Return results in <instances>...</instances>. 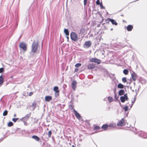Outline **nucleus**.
I'll use <instances>...</instances> for the list:
<instances>
[{"label":"nucleus","mask_w":147,"mask_h":147,"mask_svg":"<svg viewBox=\"0 0 147 147\" xmlns=\"http://www.w3.org/2000/svg\"><path fill=\"white\" fill-rule=\"evenodd\" d=\"M122 81L123 82L125 83L127 81L126 78L125 77L123 78H122Z\"/></svg>","instance_id":"obj_32"},{"label":"nucleus","mask_w":147,"mask_h":147,"mask_svg":"<svg viewBox=\"0 0 147 147\" xmlns=\"http://www.w3.org/2000/svg\"><path fill=\"white\" fill-rule=\"evenodd\" d=\"M33 94V92H30L29 93V96H31Z\"/></svg>","instance_id":"obj_41"},{"label":"nucleus","mask_w":147,"mask_h":147,"mask_svg":"<svg viewBox=\"0 0 147 147\" xmlns=\"http://www.w3.org/2000/svg\"><path fill=\"white\" fill-rule=\"evenodd\" d=\"M74 112L75 114L76 117L78 119H80L81 118L79 114L78 113L75 109L74 110Z\"/></svg>","instance_id":"obj_10"},{"label":"nucleus","mask_w":147,"mask_h":147,"mask_svg":"<svg viewBox=\"0 0 147 147\" xmlns=\"http://www.w3.org/2000/svg\"><path fill=\"white\" fill-rule=\"evenodd\" d=\"M117 87L120 88H124V86L122 84L120 83L118 84Z\"/></svg>","instance_id":"obj_24"},{"label":"nucleus","mask_w":147,"mask_h":147,"mask_svg":"<svg viewBox=\"0 0 147 147\" xmlns=\"http://www.w3.org/2000/svg\"><path fill=\"white\" fill-rule=\"evenodd\" d=\"M100 129V127L98 126L97 125H94V130H98Z\"/></svg>","instance_id":"obj_26"},{"label":"nucleus","mask_w":147,"mask_h":147,"mask_svg":"<svg viewBox=\"0 0 147 147\" xmlns=\"http://www.w3.org/2000/svg\"><path fill=\"white\" fill-rule=\"evenodd\" d=\"M131 78H132L133 80L134 81H135L136 79V75L135 73L133 72V73L131 74Z\"/></svg>","instance_id":"obj_14"},{"label":"nucleus","mask_w":147,"mask_h":147,"mask_svg":"<svg viewBox=\"0 0 147 147\" xmlns=\"http://www.w3.org/2000/svg\"><path fill=\"white\" fill-rule=\"evenodd\" d=\"M127 94H124V96L125 97V100H128V97L127 95Z\"/></svg>","instance_id":"obj_37"},{"label":"nucleus","mask_w":147,"mask_h":147,"mask_svg":"<svg viewBox=\"0 0 147 147\" xmlns=\"http://www.w3.org/2000/svg\"><path fill=\"white\" fill-rule=\"evenodd\" d=\"M32 138L37 141H38L40 140L38 136L36 135L32 136Z\"/></svg>","instance_id":"obj_16"},{"label":"nucleus","mask_w":147,"mask_h":147,"mask_svg":"<svg viewBox=\"0 0 147 147\" xmlns=\"http://www.w3.org/2000/svg\"><path fill=\"white\" fill-rule=\"evenodd\" d=\"M95 67V65L92 63L89 64L88 65V68L89 69H93Z\"/></svg>","instance_id":"obj_11"},{"label":"nucleus","mask_w":147,"mask_h":147,"mask_svg":"<svg viewBox=\"0 0 147 147\" xmlns=\"http://www.w3.org/2000/svg\"><path fill=\"white\" fill-rule=\"evenodd\" d=\"M108 19L113 24L115 25H117V23L113 19L110 18H109Z\"/></svg>","instance_id":"obj_13"},{"label":"nucleus","mask_w":147,"mask_h":147,"mask_svg":"<svg viewBox=\"0 0 147 147\" xmlns=\"http://www.w3.org/2000/svg\"><path fill=\"white\" fill-rule=\"evenodd\" d=\"M139 136L140 137H143L144 138H147V134L143 131H141L139 134Z\"/></svg>","instance_id":"obj_9"},{"label":"nucleus","mask_w":147,"mask_h":147,"mask_svg":"<svg viewBox=\"0 0 147 147\" xmlns=\"http://www.w3.org/2000/svg\"><path fill=\"white\" fill-rule=\"evenodd\" d=\"M71 39L73 41H76L78 40V38L76 34L74 32H72L70 34Z\"/></svg>","instance_id":"obj_2"},{"label":"nucleus","mask_w":147,"mask_h":147,"mask_svg":"<svg viewBox=\"0 0 147 147\" xmlns=\"http://www.w3.org/2000/svg\"><path fill=\"white\" fill-rule=\"evenodd\" d=\"M76 82L75 81H73L71 84L72 87L74 90H75L76 88Z\"/></svg>","instance_id":"obj_12"},{"label":"nucleus","mask_w":147,"mask_h":147,"mask_svg":"<svg viewBox=\"0 0 147 147\" xmlns=\"http://www.w3.org/2000/svg\"><path fill=\"white\" fill-rule=\"evenodd\" d=\"M96 4L97 5H99L100 3L99 0H97V1L96 2Z\"/></svg>","instance_id":"obj_38"},{"label":"nucleus","mask_w":147,"mask_h":147,"mask_svg":"<svg viewBox=\"0 0 147 147\" xmlns=\"http://www.w3.org/2000/svg\"><path fill=\"white\" fill-rule=\"evenodd\" d=\"M64 32L67 36L69 35V32L68 29H65L64 30Z\"/></svg>","instance_id":"obj_23"},{"label":"nucleus","mask_w":147,"mask_h":147,"mask_svg":"<svg viewBox=\"0 0 147 147\" xmlns=\"http://www.w3.org/2000/svg\"><path fill=\"white\" fill-rule=\"evenodd\" d=\"M59 88L57 86H55L54 87L53 90L55 92V96L57 97L59 95V91L58 90Z\"/></svg>","instance_id":"obj_7"},{"label":"nucleus","mask_w":147,"mask_h":147,"mask_svg":"<svg viewBox=\"0 0 147 147\" xmlns=\"http://www.w3.org/2000/svg\"><path fill=\"white\" fill-rule=\"evenodd\" d=\"M78 140L80 142H82V139L80 138H79V139H78Z\"/></svg>","instance_id":"obj_42"},{"label":"nucleus","mask_w":147,"mask_h":147,"mask_svg":"<svg viewBox=\"0 0 147 147\" xmlns=\"http://www.w3.org/2000/svg\"><path fill=\"white\" fill-rule=\"evenodd\" d=\"M100 8L101 9H105V7H104V6H103L102 5V3H101L100 4Z\"/></svg>","instance_id":"obj_35"},{"label":"nucleus","mask_w":147,"mask_h":147,"mask_svg":"<svg viewBox=\"0 0 147 147\" xmlns=\"http://www.w3.org/2000/svg\"><path fill=\"white\" fill-rule=\"evenodd\" d=\"M115 98H116V99H117L116 98V94H115Z\"/></svg>","instance_id":"obj_49"},{"label":"nucleus","mask_w":147,"mask_h":147,"mask_svg":"<svg viewBox=\"0 0 147 147\" xmlns=\"http://www.w3.org/2000/svg\"><path fill=\"white\" fill-rule=\"evenodd\" d=\"M123 72L125 75H127L129 71L127 69H125L123 70Z\"/></svg>","instance_id":"obj_25"},{"label":"nucleus","mask_w":147,"mask_h":147,"mask_svg":"<svg viewBox=\"0 0 147 147\" xmlns=\"http://www.w3.org/2000/svg\"><path fill=\"white\" fill-rule=\"evenodd\" d=\"M89 61L90 62H93L98 64L101 63L100 60L96 58H91L89 59Z\"/></svg>","instance_id":"obj_3"},{"label":"nucleus","mask_w":147,"mask_h":147,"mask_svg":"<svg viewBox=\"0 0 147 147\" xmlns=\"http://www.w3.org/2000/svg\"><path fill=\"white\" fill-rule=\"evenodd\" d=\"M128 107L127 106H125L123 108L124 109V110L125 111H126L128 110Z\"/></svg>","instance_id":"obj_31"},{"label":"nucleus","mask_w":147,"mask_h":147,"mask_svg":"<svg viewBox=\"0 0 147 147\" xmlns=\"http://www.w3.org/2000/svg\"><path fill=\"white\" fill-rule=\"evenodd\" d=\"M36 103L35 102H34L32 104V105L30 106V107H32V110H34L36 107Z\"/></svg>","instance_id":"obj_18"},{"label":"nucleus","mask_w":147,"mask_h":147,"mask_svg":"<svg viewBox=\"0 0 147 147\" xmlns=\"http://www.w3.org/2000/svg\"><path fill=\"white\" fill-rule=\"evenodd\" d=\"M13 125V123L12 122L10 121L8 123L7 125L9 127Z\"/></svg>","instance_id":"obj_30"},{"label":"nucleus","mask_w":147,"mask_h":147,"mask_svg":"<svg viewBox=\"0 0 147 147\" xmlns=\"http://www.w3.org/2000/svg\"><path fill=\"white\" fill-rule=\"evenodd\" d=\"M117 125L118 126H123L125 125L124 121L123 118H122L121 120L119 121L117 123Z\"/></svg>","instance_id":"obj_8"},{"label":"nucleus","mask_w":147,"mask_h":147,"mask_svg":"<svg viewBox=\"0 0 147 147\" xmlns=\"http://www.w3.org/2000/svg\"><path fill=\"white\" fill-rule=\"evenodd\" d=\"M124 91L123 90H121L119 92V95L120 96L124 94Z\"/></svg>","instance_id":"obj_21"},{"label":"nucleus","mask_w":147,"mask_h":147,"mask_svg":"<svg viewBox=\"0 0 147 147\" xmlns=\"http://www.w3.org/2000/svg\"><path fill=\"white\" fill-rule=\"evenodd\" d=\"M108 100L109 102H111L113 101V98L112 97H108Z\"/></svg>","instance_id":"obj_28"},{"label":"nucleus","mask_w":147,"mask_h":147,"mask_svg":"<svg viewBox=\"0 0 147 147\" xmlns=\"http://www.w3.org/2000/svg\"><path fill=\"white\" fill-rule=\"evenodd\" d=\"M82 135H79V137L80 138L81 137V136H82Z\"/></svg>","instance_id":"obj_47"},{"label":"nucleus","mask_w":147,"mask_h":147,"mask_svg":"<svg viewBox=\"0 0 147 147\" xmlns=\"http://www.w3.org/2000/svg\"><path fill=\"white\" fill-rule=\"evenodd\" d=\"M8 112L7 111L5 110L3 112V116H5L7 115V114Z\"/></svg>","instance_id":"obj_27"},{"label":"nucleus","mask_w":147,"mask_h":147,"mask_svg":"<svg viewBox=\"0 0 147 147\" xmlns=\"http://www.w3.org/2000/svg\"><path fill=\"white\" fill-rule=\"evenodd\" d=\"M67 37V38H69L68 37Z\"/></svg>","instance_id":"obj_52"},{"label":"nucleus","mask_w":147,"mask_h":147,"mask_svg":"<svg viewBox=\"0 0 147 147\" xmlns=\"http://www.w3.org/2000/svg\"><path fill=\"white\" fill-rule=\"evenodd\" d=\"M120 100L121 102H124L125 100V97L124 96V95L123 96H121L120 97Z\"/></svg>","instance_id":"obj_22"},{"label":"nucleus","mask_w":147,"mask_h":147,"mask_svg":"<svg viewBox=\"0 0 147 147\" xmlns=\"http://www.w3.org/2000/svg\"><path fill=\"white\" fill-rule=\"evenodd\" d=\"M3 78L2 75L0 76V85H1L3 83Z\"/></svg>","instance_id":"obj_19"},{"label":"nucleus","mask_w":147,"mask_h":147,"mask_svg":"<svg viewBox=\"0 0 147 147\" xmlns=\"http://www.w3.org/2000/svg\"><path fill=\"white\" fill-rule=\"evenodd\" d=\"M38 41H34L32 43V46L31 51L34 53L36 52L38 47Z\"/></svg>","instance_id":"obj_1"},{"label":"nucleus","mask_w":147,"mask_h":147,"mask_svg":"<svg viewBox=\"0 0 147 147\" xmlns=\"http://www.w3.org/2000/svg\"><path fill=\"white\" fill-rule=\"evenodd\" d=\"M81 65V64L80 63H76L75 65V66L76 67H80Z\"/></svg>","instance_id":"obj_33"},{"label":"nucleus","mask_w":147,"mask_h":147,"mask_svg":"<svg viewBox=\"0 0 147 147\" xmlns=\"http://www.w3.org/2000/svg\"><path fill=\"white\" fill-rule=\"evenodd\" d=\"M3 70V68H0V73H2Z\"/></svg>","instance_id":"obj_39"},{"label":"nucleus","mask_w":147,"mask_h":147,"mask_svg":"<svg viewBox=\"0 0 147 147\" xmlns=\"http://www.w3.org/2000/svg\"><path fill=\"white\" fill-rule=\"evenodd\" d=\"M109 127H113V125L112 124H110L109 125Z\"/></svg>","instance_id":"obj_43"},{"label":"nucleus","mask_w":147,"mask_h":147,"mask_svg":"<svg viewBox=\"0 0 147 147\" xmlns=\"http://www.w3.org/2000/svg\"><path fill=\"white\" fill-rule=\"evenodd\" d=\"M72 147H75V146H74V145H73L72 146Z\"/></svg>","instance_id":"obj_50"},{"label":"nucleus","mask_w":147,"mask_h":147,"mask_svg":"<svg viewBox=\"0 0 147 147\" xmlns=\"http://www.w3.org/2000/svg\"><path fill=\"white\" fill-rule=\"evenodd\" d=\"M14 117H16V114H15L14 115Z\"/></svg>","instance_id":"obj_46"},{"label":"nucleus","mask_w":147,"mask_h":147,"mask_svg":"<svg viewBox=\"0 0 147 147\" xmlns=\"http://www.w3.org/2000/svg\"><path fill=\"white\" fill-rule=\"evenodd\" d=\"M19 119L18 118H13L12 119V120L14 122H16L17 120Z\"/></svg>","instance_id":"obj_34"},{"label":"nucleus","mask_w":147,"mask_h":147,"mask_svg":"<svg viewBox=\"0 0 147 147\" xmlns=\"http://www.w3.org/2000/svg\"><path fill=\"white\" fill-rule=\"evenodd\" d=\"M52 97L51 96H46L45 98V100L47 101H49L52 99Z\"/></svg>","instance_id":"obj_15"},{"label":"nucleus","mask_w":147,"mask_h":147,"mask_svg":"<svg viewBox=\"0 0 147 147\" xmlns=\"http://www.w3.org/2000/svg\"><path fill=\"white\" fill-rule=\"evenodd\" d=\"M52 132L51 131H49L48 133V136L49 138H50L51 136Z\"/></svg>","instance_id":"obj_29"},{"label":"nucleus","mask_w":147,"mask_h":147,"mask_svg":"<svg viewBox=\"0 0 147 147\" xmlns=\"http://www.w3.org/2000/svg\"><path fill=\"white\" fill-rule=\"evenodd\" d=\"M87 0H84V5H86Z\"/></svg>","instance_id":"obj_36"},{"label":"nucleus","mask_w":147,"mask_h":147,"mask_svg":"<svg viewBox=\"0 0 147 147\" xmlns=\"http://www.w3.org/2000/svg\"><path fill=\"white\" fill-rule=\"evenodd\" d=\"M20 47L24 51H25L27 50V45L24 42H22L19 44Z\"/></svg>","instance_id":"obj_4"},{"label":"nucleus","mask_w":147,"mask_h":147,"mask_svg":"<svg viewBox=\"0 0 147 147\" xmlns=\"http://www.w3.org/2000/svg\"><path fill=\"white\" fill-rule=\"evenodd\" d=\"M3 140V138H1L0 139V142H1V141H2Z\"/></svg>","instance_id":"obj_44"},{"label":"nucleus","mask_w":147,"mask_h":147,"mask_svg":"<svg viewBox=\"0 0 147 147\" xmlns=\"http://www.w3.org/2000/svg\"><path fill=\"white\" fill-rule=\"evenodd\" d=\"M31 113H30L29 114H27L24 117H22V119H20V120H23V121L25 123L28 119L30 116Z\"/></svg>","instance_id":"obj_6"},{"label":"nucleus","mask_w":147,"mask_h":147,"mask_svg":"<svg viewBox=\"0 0 147 147\" xmlns=\"http://www.w3.org/2000/svg\"><path fill=\"white\" fill-rule=\"evenodd\" d=\"M133 27L131 25H129L127 26V30L128 31H131L133 29Z\"/></svg>","instance_id":"obj_17"},{"label":"nucleus","mask_w":147,"mask_h":147,"mask_svg":"<svg viewBox=\"0 0 147 147\" xmlns=\"http://www.w3.org/2000/svg\"><path fill=\"white\" fill-rule=\"evenodd\" d=\"M108 127V125L107 124H104L102 126L101 128L104 130H106Z\"/></svg>","instance_id":"obj_20"},{"label":"nucleus","mask_w":147,"mask_h":147,"mask_svg":"<svg viewBox=\"0 0 147 147\" xmlns=\"http://www.w3.org/2000/svg\"><path fill=\"white\" fill-rule=\"evenodd\" d=\"M71 107L72 108H73V107H72V105H69V107Z\"/></svg>","instance_id":"obj_45"},{"label":"nucleus","mask_w":147,"mask_h":147,"mask_svg":"<svg viewBox=\"0 0 147 147\" xmlns=\"http://www.w3.org/2000/svg\"><path fill=\"white\" fill-rule=\"evenodd\" d=\"M135 100H136V98H134V101H132L131 102L132 103V104L131 106V107L133 105V104L134 103V102L135 101Z\"/></svg>","instance_id":"obj_40"},{"label":"nucleus","mask_w":147,"mask_h":147,"mask_svg":"<svg viewBox=\"0 0 147 147\" xmlns=\"http://www.w3.org/2000/svg\"><path fill=\"white\" fill-rule=\"evenodd\" d=\"M77 70H78L77 69H76L75 70V71H77Z\"/></svg>","instance_id":"obj_48"},{"label":"nucleus","mask_w":147,"mask_h":147,"mask_svg":"<svg viewBox=\"0 0 147 147\" xmlns=\"http://www.w3.org/2000/svg\"><path fill=\"white\" fill-rule=\"evenodd\" d=\"M113 30V28H111V31L112 30Z\"/></svg>","instance_id":"obj_51"},{"label":"nucleus","mask_w":147,"mask_h":147,"mask_svg":"<svg viewBox=\"0 0 147 147\" xmlns=\"http://www.w3.org/2000/svg\"><path fill=\"white\" fill-rule=\"evenodd\" d=\"M92 44V42L90 41H86L85 42L83 46L84 48H88L91 46Z\"/></svg>","instance_id":"obj_5"}]
</instances>
